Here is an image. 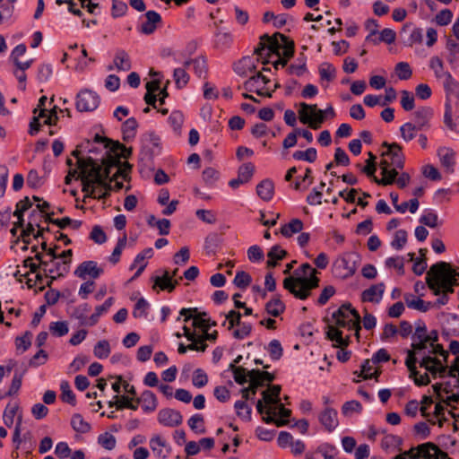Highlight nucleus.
<instances>
[{
  "label": "nucleus",
  "instance_id": "1",
  "mask_svg": "<svg viewBox=\"0 0 459 459\" xmlns=\"http://www.w3.org/2000/svg\"><path fill=\"white\" fill-rule=\"evenodd\" d=\"M415 330L411 338V349L406 351L405 366L410 372V377L418 386H425L430 383L428 373L420 374L416 364L418 361L417 353H423L425 349L429 352L442 357L443 363L447 361L449 353L442 344L438 343L439 336L437 330L428 331L424 321L418 320L414 323Z\"/></svg>",
  "mask_w": 459,
  "mask_h": 459
},
{
  "label": "nucleus",
  "instance_id": "2",
  "mask_svg": "<svg viewBox=\"0 0 459 459\" xmlns=\"http://www.w3.org/2000/svg\"><path fill=\"white\" fill-rule=\"evenodd\" d=\"M317 271L310 264L305 263L294 271L293 276L283 280V288L296 299L305 300L311 295V290L319 286L320 279Z\"/></svg>",
  "mask_w": 459,
  "mask_h": 459
},
{
  "label": "nucleus",
  "instance_id": "3",
  "mask_svg": "<svg viewBox=\"0 0 459 459\" xmlns=\"http://www.w3.org/2000/svg\"><path fill=\"white\" fill-rule=\"evenodd\" d=\"M456 273L450 264L446 262H437L432 264L427 273L426 282L428 287L436 296L454 292V286L457 285Z\"/></svg>",
  "mask_w": 459,
  "mask_h": 459
},
{
  "label": "nucleus",
  "instance_id": "4",
  "mask_svg": "<svg viewBox=\"0 0 459 459\" xmlns=\"http://www.w3.org/2000/svg\"><path fill=\"white\" fill-rule=\"evenodd\" d=\"M78 169H80L78 178H80L82 185V191L85 193L84 197L95 196V185L100 183L103 177L102 165L92 157H87L79 159Z\"/></svg>",
  "mask_w": 459,
  "mask_h": 459
},
{
  "label": "nucleus",
  "instance_id": "5",
  "mask_svg": "<svg viewBox=\"0 0 459 459\" xmlns=\"http://www.w3.org/2000/svg\"><path fill=\"white\" fill-rule=\"evenodd\" d=\"M268 56L274 54L277 56H284L290 58L294 55V41L289 37L276 32L273 36H269Z\"/></svg>",
  "mask_w": 459,
  "mask_h": 459
},
{
  "label": "nucleus",
  "instance_id": "6",
  "mask_svg": "<svg viewBox=\"0 0 459 459\" xmlns=\"http://www.w3.org/2000/svg\"><path fill=\"white\" fill-rule=\"evenodd\" d=\"M417 358L420 367L425 368L433 377H436L437 374L440 377L448 375L449 368L437 355L429 352V349H425L423 353H417Z\"/></svg>",
  "mask_w": 459,
  "mask_h": 459
},
{
  "label": "nucleus",
  "instance_id": "7",
  "mask_svg": "<svg viewBox=\"0 0 459 459\" xmlns=\"http://www.w3.org/2000/svg\"><path fill=\"white\" fill-rule=\"evenodd\" d=\"M381 160H386L387 166L402 169L404 167L405 158L402 146L397 143L384 142L381 145Z\"/></svg>",
  "mask_w": 459,
  "mask_h": 459
},
{
  "label": "nucleus",
  "instance_id": "8",
  "mask_svg": "<svg viewBox=\"0 0 459 459\" xmlns=\"http://www.w3.org/2000/svg\"><path fill=\"white\" fill-rule=\"evenodd\" d=\"M100 101V96L95 91L84 89L78 92L75 105L79 112H91L98 108Z\"/></svg>",
  "mask_w": 459,
  "mask_h": 459
},
{
  "label": "nucleus",
  "instance_id": "9",
  "mask_svg": "<svg viewBox=\"0 0 459 459\" xmlns=\"http://www.w3.org/2000/svg\"><path fill=\"white\" fill-rule=\"evenodd\" d=\"M180 315L185 316V322H187L189 319L193 318V325L195 327L202 328L204 332L209 331L211 326H215L217 325L215 321H212L210 318H206V312L198 313L196 307H184L180 310Z\"/></svg>",
  "mask_w": 459,
  "mask_h": 459
},
{
  "label": "nucleus",
  "instance_id": "10",
  "mask_svg": "<svg viewBox=\"0 0 459 459\" xmlns=\"http://www.w3.org/2000/svg\"><path fill=\"white\" fill-rule=\"evenodd\" d=\"M360 261V257L356 253H350L343 255L336 265V270L343 269V273H340L339 276L342 279L351 277L357 271L358 264Z\"/></svg>",
  "mask_w": 459,
  "mask_h": 459
},
{
  "label": "nucleus",
  "instance_id": "11",
  "mask_svg": "<svg viewBox=\"0 0 459 459\" xmlns=\"http://www.w3.org/2000/svg\"><path fill=\"white\" fill-rule=\"evenodd\" d=\"M104 270L100 267L95 261H84L81 263L74 271V275L80 279L85 280L88 276L92 279H98Z\"/></svg>",
  "mask_w": 459,
  "mask_h": 459
},
{
  "label": "nucleus",
  "instance_id": "12",
  "mask_svg": "<svg viewBox=\"0 0 459 459\" xmlns=\"http://www.w3.org/2000/svg\"><path fill=\"white\" fill-rule=\"evenodd\" d=\"M94 143H104V148L107 150L106 154H108L110 152L117 153V152H120V155L124 159H127L132 154L131 148H126L124 144L120 143L118 141H112L107 137L100 136L99 134L95 135Z\"/></svg>",
  "mask_w": 459,
  "mask_h": 459
},
{
  "label": "nucleus",
  "instance_id": "13",
  "mask_svg": "<svg viewBox=\"0 0 459 459\" xmlns=\"http://www.w3.org/2000/svg\"><path fill=\"white\" fill-rule=\"evenodd\" d=\"M438 452H440V448L431 442L421 444L416 448L409 450L411 459H437Z\"/></svg>",
  "mask_w": 459,
  "mask_h": 459
},
{
  "label": "nucleus",
  "instance_id": "14",
  "mask_svg": "<svg viewBox=\"0 0 459 459\" xmlns=\"http://www.w3.org/2000/svg\"><path fill=\"white\" fill-rule=\"evenodd\" d=\"M350 315L353 316V319H351L352 327L355 328L357 334H359V331L360 330V316L359 312L351 307V303L342 304L333 313L332 317H340L349 320Z\"/></svg>",
  "mask_w": 459,
  "mask_h": 459
},
{
  "label": "nucleus",
  "instance_id": "15",
  "mask_svg": "<svg viewBox=\"0 0 459 459\" xmlns=\"http://www.w3.org/2000/svg\"><path fill=\"white\" fill-rule=\"evenodd\" d=\"M318 420L328 432L333 431L339 425L338 412L335 409L326 406L319 413Z\"/></svg>",
  "mask_w": 459,
  "mask_h": 459
},
{
  "label": "nucleus",
  "instance_id": "16",
  "mask_svg": "<svg viewBox=\"0 0 459 459\" xmlns=\"http://www.w3.org/2000/svg\"><path fill=\"white\" fill-rule=\"evenodd\" d=\"M158 421L163 426L172 428L180 425L183 421V417L180 411L170 408H165L161 409L158 412Z\"/></svg>",
  "mask_w": 459,
  "mask_h": 459
},
{
  "label": "nucleus",
  "instance_id": "17",
  "mask_svg": "<svg viewBox=\"0 0 459 459\" xmlns=\"http://www.w3.org/2000/svg\"><path fill=\"white\" fill-rule=\"evenodd\" d=\"M434 116V110L430 107L419 108L413 113L414 122L412 123L420 131L430 128V120Z\"/></svg>",
  "mask_w": 459,
  "mask_h": 459
},
{
  "label": "nucleus",
  "instance_id": "18",
  "mask_svg": "<svg viewBox=\"0 0 459 459\" xmlns=\"http://www.w3.org/2000/svg\"><path fill=\"white\" fill-rule=\"evenodd\" d=\"M185 67H191L195 74L200 79H206L208 76L207 59L204 56L195 58H188L184 61Z\"/></svg>",
  "mask_w": 459,
  "mask_h": 459
},
{
  "label": "nucleus",
  "instance_id": "19",
  "mask_svg": "<svg viewBox=\"0 0 459 459\" xmlns=\"http://www.w3.org/2000/svg\"><path fill=\"white\" fill-rule=\"evenodd\" d=\"M144 16L146 20L141 24L138 30L144 35H151L154 33L158 26L161 24V16L152 10L146 12Z\"/></svg>",
  "mask_w": 459,
  "mask_h": 459
},
{
  "label": "nucleus",
  "instance_id": "20",
  "mask_svg": "<svg viewBox=\"0 0 459 459\" xmlns=\"http://www.w3.org/2000/svg\"><path fill=\"white\" fill-rule=\"evenodd\" d=\"M379 167L382 178H377V177H374L373 181L381 186H388L394 183L398 176L397 168L388 167L386 160H380Z\"/></svg>",
  "mask_w": 459,
  "mask_h": 459
},
{
  "label": "nucleus",
  "instance_id": "21",
  "mask_svg": "<svg viewBox=\"0 0 459 459\" xmlns=\"http://www.w3.org/2000/svg\"><path fill=\"white\" fill-rule=\"evenodd\" d=\"M47 100L48 99L46 96L40 97L38 107L33 109V114L35 116L30 122L29 134L30 135H35L40 130L41 124L39 123V118L46 117L47 109L44 108V107Z\"/></svg>",
  "mask_w": 459,
  "mask_h": 459
},
{
  "label": "nucleus",
  "instance_id": "22",
  "mask_svg": "<svg viewBox=\"0 0 459 459\" xmlns=\"http://www.w3.org/2000/svg\"><path fill=\"white\" fill-rule=\"evenodd\" d=\"M385 290V285L384 282L374 284L362 291L361 299L363 302L379 303L382 299Z\"/></svg>",
  "mask_w": 459,
  "mask_h": 459
},
{
  "label": "nucleus",
  "instance_id": "23",
  "mask_svg": "<svg viewBox=\"0 0 459 459\" xmlns=\"http://www.w3.org/2000/svg\"><path fill=\"white\" fill-rule=\"evenodd\" d=\"M113 63L114 65H109L108 67V70H112L115 67L117 71L127 72L132 68L129 55L122 48L117 49Z\"/></svg>",
  "mask_w": 459,
  "mask_h": 459
},
{
  "label": "nucleus",
  "instance_id": "24",
  "mask_svg": "<svg viewBox=\"0 0 459 459\" xmlns=\"http://www.w3.org/2000/svg\"><path fill=\"white\" fill-rule=\"evenodd\" d=\"M106 158L102 159V174L105 180H109V178H112L110 177V172L112 168L118 167L120 165V159L123 158L120 155V152H117V153H108L106 154Z\"/></svg>",
  "mask_w": 459,
  "mask_h": 459
},
{
  "label": "nucleus",
  "instance_id": "25",
  "mask_svg": "<svg viewBox=\"0 0 459 459\" xmlns=\"http://www.w3.org/2000/svg\"><path fill=\"white\" fill-rule=\"evenodd\" d=\"M233 69L235 73L240 76H247L255 71L256 65L251 56H244L234 64Z\"/></svg>",
  "mask_w": 459,
  "mask_h": 459
},
{
  "label": "nucleus",
  "instance_id": "26",
  "mask_svg": "<svg viewBox=\"0 0 459 459\" xmlns=\"http://www.w3.org/2000/svg\"><path fill=\"white\" fill-rule=\"evenodd\" d=\"M68 271L69 261H63V263L53 261L49 268H44V272L49 274L56 273L57 275L50 276V280L47 282V286L50 287L54 280H56L57 277H63L65 273H68Z\"/></svg>",
  "mask_w": 459,
  "mask_h": 459
},
{
  "label": "nucleus",
  "instance_id": "27",
  "mask_svg": "<svg viewBox=\"0 0 459 459\" xmlns=\"http://www.w3.org/2000/svg\"><path fill=\"white\" fill-rule=\"evenodd\" d=\"M405 304L409 308L415 309L420 312H427L431 307V302H426L413 294L406 293L403 296Z\"/></svg>",
  "mask_w": 459,
  "mask_h": 459
},
{
  "label": "nucleus",
  "instance_id": "28",
  "mask_svg": "<svg viewBox=\"0 0 459 459\" xmlns=\"http://www.w3.org/2000/svg\"><path fill=\"white\" fill-rule=\"evenodd\" d=\"M256 194L264 201L269 202L274 195V183L269 178L262 180L256 186Z\"/></svg>",
  "mask_w": 459,
  "mask_h": 459
},
{
  "label": "nucleus",
  "instance_id": "29",
  "mask_svg": "<svg viewBox=\"0 0 459 459\" xmlns=\"http://www.w3.org/2000/svg\"><path fill=\"white\" fill-rule=\"evenodd\" d=\"M135 403H142V409L145 412L155 411L158 405L155 394L150 390H145L141 397L135 399Z\"/></svg>",
  "mask_w": 459,
  "mask_h": 459
},
{
  "label": "nucleus",
  "instance_id": "30",
  "mask_svg": "<svg viewBox=\"0 0 459 459\" xmlns=\"http://www.w3.org/2000/svg\"><path fill=\"white\" fill-rule=\"evenodd\" d=\"M437 156L439 157L442 166L445 167L448 172H453L455 163L454 151L450 148L441 147L437 150Z\"/></svg>",
  "mask_w": 459,
  "mask_h": 459
},
{
  "label": "nucleus",
  "instance_id": "31",
  "mask_svg": "<svg viewBox=\"0 0 459 459\" xmlns=\"http://www.w3.org/2000/svg\"><path fill=\"white\" fill-rule=\"evenodd\" d=\"M154 284L159 286L161 290H168L172 292L176 286L179 283L178 280H172L168 271H164L162 276H156L153 278Z\"/></svg>",
  "mask_w": 459,
  "mask_h": 459
},
{
  "label": "nucleus",
  "instance_id": "32",
  "mask_svg": "<svg viewBox=\"0 0 459 459\" xmlns=\"http://www.w3.org/2000/svg\"><path fill=\"white\" fill-rule=\"evenodd\" d=\"M270 82V80L262 74L261 73H257L256 74L251 76L248 80H247L243 83V88L247 91H257L258 88L261 86H264Z\"/></svg>",
  "mask_w": 459,
  "mask_h": 459
},
{
  "label": "nucleus",
  "instance_id": "33",
  "mask_svg": "<svg viewBox=\"0 0 459 459\" xmlns=\"http://www.w3.org/2000/svg\"><path fill=\"white\" fill-rule=\"evenodd\" d=\"M326 337L330 341L335 342V347H346L349 345V337L344 339L342 337V332L333 325H328L326 331Z\"/></svg>",
  "mask_w": 459,
  "mask_h": 459
},
{
  "label": "nucleus",
  "instance_id": "34",
  "mask_svg": "<svg viewBox=\"0 0 459 459\" xmlns=\"http://www.w3.org/2000/svg\"><path fill=\"white\" fill-rule=\"evenodd\" d=\"M419 221L424 225L428 226L431 229H435L442 224V221H439L437 213L432 209H426L423 214L420 217Z\"/></svg>",
  "mask_w": 459,
  "mask_h": 459
},
{
  "label": "nucleus",
  "instance_id": "35",
  "mask_svg": "<svg viewBox=\"0 0 459 459\" xmlns=\"http://www.w3.org/2000/svg\"><path fill=\"white\" fill-rule=\"evenodd\" d=\"M303 230V222L299 219H292L289 223L284 224L280 233L285 238H290L293 234L299 233Z\"/></svg>",
  "mask_w": 459,
  "mask_h": 459
},
{
  "label": "nucleus",
  "instance_id": "36",
  "mask_svg": "<svg viewBox=\"0 0 459 459\" xmlns=\"http://www.w3.org/2000/svg\"><path fill=\"white\" fill-rule=\"evenodd\" d=\"M444 88L446 95V102L451 103L453 95L458 94L459 83L452 77L450 73L446 74Z\"/></svg>",
  "mask_w": 459,
  "mask_h": 459
},
{
  "label": "nucleus",
  "instance_id": "37",
  "mask_svg": "<svg viewBox=\"0 0 459 459\" xmlns=\"http://www.w3.org/2000/svg\"><path fill=\"white\" fill-rule=\"evenodd\" d=\"M248 374L250 373L248 372ZM248 382L249 385L241 389V394L244 400H253L257 392V389L262 386L258 379L252 375H249Z\"/></svg>",
  "mask_w": 459,
  "mask_h": 459
},
{
  "label": "nucleus",
  "instance_id": "38",
  "mask_svg": "<svg viewBox=\"0 0 459 459\" xmlns=\"http://www.w3.org/2000/svg\"><path fill=\"white\" fill-rule=\"evenodd\" d=\"M137 127L138 123L134 117H129L126 119L122 125L123 139L125 141H129L134 138Z\"/></svg>",
  "mask_w": 459,
  "mask_h": 459
},
{
  "label": "nucleus",
  "instance_id": "39",
  "mask_svg": "<svg viewBox=\"0 0 459 459\" xmlns=\"http://www.w3.org/2000/svg\"><path fill=\"white\" fill-rule=\"evenodd\" d=\"M265 310L269 315L276 317L284 312L285 305L279 297H274L266 303Z\"/></svg>",
  "mask_w": 459,
  "mask_h": 459
},
{
  "label": "nucleus",
  "instance_id": "40",
  "mask_svg": "<svg viewBox=\"0 0 459 459\" xmlns=\"http://www.w3.org/2000/svg\"><path fill=\"white\" fill-rule=\"evenodd\" d=\"M71 426L74 431L78 433H87L91 430V425L84 420L80 413H75L72 416Z\"/></svg>",
  "mask_w": 459,
  "mask_h": 459
},
{
  "label": "nucleus",
  "instance_id": "41",
  "mask_svg": "<svg viewBox=\"0 0 459 459\" xmlns=\"http://www.w3.org/2000/svg\"><path fill=\"white\" fill-rule=\"evenodd\" d=\"M185 66L175 68L173 71V79L178 89L185 88L189 82L190 76L186 73Z\"/></svg>",
  "mask_w": 459,
  "mask_h": 459
},
{
  "label": "nucleus",
  "instance_id": "42",
  "mask_svg": "<svg viewBox=\"0 0 459 459\" xmlns=\"http://www.w3.org/2000/svg\"><path fill=\"white\" fill-rule=\"evenodd\" d=\"M229 369L233 373V377L238 385H244L249 381V374L247 368L230 364Z\"/></svg>",
  "mask_w": 459,
  "mask_h": 459
},
{
  "label": "nucleus",
  "instance_id": "43",
  "mask_svg": "<svg viewBox=\"0 0 459 459\" xmlns=\"http://www.w3.org/2000/svg\"><path fill=\"white\" fill-rule=\"evenodd\" d=\"M318 72L322 81L332 82L336 76V68L328 62L322 63L318 67Z\"/></svg>",
  "mask_w": 459,
  "mask_h": 459
},
{
  "label": "nucleus",
  "instance_id": "44",
  "mask_svg": "<svg viewBox=\"0 0 459 459\" xmlns=\"http://www.w3.org/2000/svg\"><path fill=\"white\" fill-rule=\"evenodd\" d=\"M418 131L420 130L412 122H407L400 127L401 137L407 143L417 136Z\"/></svg>",
  "mask_w": 459,
  "mask_h": 459
},
{
  "label": "nucleus",
  "instance_id": "45",
  "mask_svg": "<svg viewBox=\"0 0 459 459\" xmlns=\"http://www.w3.org/2000/svg\"><path fill=\"white\" fill-rule=\"evenodd\" d=\"M247 400L237 401L234 404L237 415L243 420L249 421L251 420V407L246 403Z\"/></svg>",
  "mask_w": 459,
  "mask_h": 459
},
{
  "label": "nucleus",
  "instance_id": "46",
  "mask_svg": "<svg viewBox=\"0 0 459 459\" xmlns=\"http://www.w3.org/2000/svg\"><path fill=\"white\" fill-rule=\"evenodd\" d=\"M169 123L172 126L176 134H181V128L184 123V115L179 110H174L169 117Z\"/></svg>",
  "mask_w": 459,
  "mask_h": 459
},
{
  "label": "nucleus",
  "instance_id": "47",
  "mask_svg": "<svg viewBox=\"0 0 459 459\" xmlns=\"http://www.w3.org/2000/svg\"><path fill=\"white\" fill-rule=\"evenodd\" d=\"M292 157L296 160H306L313 163L317 157V152L315 148L310 147L306 151H296L293 152Z\"/></svg>",
  "mask_w": 459,
  "mask_h": 459
},
{
  "label": "nucleus",
  "instance_id": "48",
  "mask_svg": "<svg viewBox=\"0 0 459 459\" xmlns=\"http://www.w3.org/2000/svg\"><path fill=\"white\" fill-rule=\"evenodd\" d=\"M256 410L260 414H266L267 416L263 417V420L265 423H273L275 421L274 416L277 414L274 408L271 406L266 407L263 404V401L258 400L256 403Z\"/></svg>",
  "mask_w": 459,
  "mask_h": 459
},
{
  "label": "nucleus",
  "instance_id": "49",
  "mask_svg": "<svg viewBox=\"0 0 459 459\" xmlns=\"http://www.w3.org/2000/svg\"><path fill=\"white\" fill-rule=\"evenodd\" d=\"M110 345L106 340L99 341L93 349V353L98 359H107L110 354Z\"/></svg>",
  "mask_w": 459,
  "mask_h": 459
},
{
  "label": "nucleus",
  "instance_id": "50",
  "mask_svg": "<svg viewBox=\"0 0 459 459\" xmlns=\"http://www.w3.org/2000/svg\"><path fill=\"white\" fill-rule=\"evenodd\" d=\"M19 409V405L17 403H8L4 409L3 420L4 424L10 428L13 424L14 417Z\"/></svg>",
  "mask_w": 459,
  "mask_h": 459
},
{
  "label": "nucleus",
  "instance_id": "51",
  "mask_svg": "<svg viewBox=\"0 0 459 459\" xmlns=\"http://www.w3.org/2000/svg\"><path fill=\"white\" fill-rule=\"evenodd\" d=\"M49 331L56 337H62L68 333V324L65 321L52 322L49 325Z\"/></svg>",
  "mask_w": 459,
  "mask_h": 459
},
{
  "label": "nucleus",
  "instance_id": "52",
  "mask_svg": "<svg viewBox=\"0 0 459 459\" xmlns=\"http://www.w3.org/2000/svg\"><path fill=\"white\" fill-rule=\"evenodd\" d=\"M241 313L236 310H230L225 316V320L222 323V325L225 326L228 324V330L233 329L235 326H239L241 322Z\"/></svg>",
  "mask_w": 459,
  "mask_h": 459
},
{
  "label": "nucleus",
  "instance_id": "53",
  "mask_svg": "<svg viewBox=\"0 0 459 459\" xmlns=\"http://www.w3.org/2000/svg\"><path fill=\"white\" fill-rule=\"evenodd\" d=\"M300 109L299 110V121L302 124H308L310 123V116H311V110H315L316 108V104H307L305 102H301L299 104Z\"/></svg>",
  "mask_w": 459,
  "mask_h": 459
},
{
  "label": "nucleus",
  "instance_id": "54",
  "mask_svg": "<svg viewBox=\"0 0 459 459\" xmlns=\"http://www.w3.org/2000/svg\"><path fill=\"white\" fill-rule=\"evenodd\" d=\"M61 389V399L71 405H75L76 399L74 392L72 391L70 385L67 381H63L60 385Z\"/></svg>",
  "mask_w": 459,
  "mask_h": 459
},
{
  "label": "nucleus",
  "instance_id": "55",
  "mask_svg": "<svg viewBox=\"0 0 459 459\" xmlns=\"http://www.w3.org/2000/svg\"><path fill=\"white\" fill-rule=\"evenodd\" d=\"M98 444L107 450H113L117 445V439L112 434L104 432L98 437Z\"/></svg>",
  "mask_w": 459,
  "mask_h": 459
},
{
  "label": "nucleus",
  "instance_id": "56",
  "mask_svg": "<svg viewBox=\"0 0 459 459\" xmlns=\"http://www.w3.org/2000/svg\"><path fill=\"white\" fill-rule=\"evenodd\" d=\"M311 119L309 123V127L317 130L321 127V125L324 123L325 117V111L322 109H318L317 107L315 110H311Z\"/></svg>",
  "mask_w": 459,
  "mask_h": 459
},
{
  "label": "nucleus",
  "instance_id": "57",
  "mask_svg": "<svg viewBox=\"0 0 459 459\" xmlns=\"http://www.w3.org/2000/svg\"><path fill=\"white\" fill-rule=\"evenodd\" d=\"M407 231L404 230H398L394 233V237L391 242V247L395 250H402L407 243Z\"/></svg>",
  "mask_w": 459,
  "mask_h": 459
},
{
  "label": "nucleus",
  "instance_id": "58",
  "mask_svg": "<svg viewBox=\"0 0 459 459\" xmlns=\"http://www.w3.org/2000/svg\"><path fill=\"white\" fill-rule=\"evenodd\" d=\"M252 281V278L249 273L244 271H238L233 280V283L239 289H247Z\"/></svg>",
  "mask_w": 459,
  "mask_h": 459
},
{
  "label": "nucleus",
  "instance_id": "59",
  "mask_svg": "<svg viewBox=\"0 0 459 459\" xmlns=\"http://www.w3.org/2000/svg\"><path fill=\"white\" fill-rule=\"evenodd\" d=\"M372 363H373L372 359L371 360L365 359L361 364V367H360L361 369H360V373L359 376L364 379H369V378H373V377L377 378L380 372H378L377 370H375V372L371 373V370L373 368Z\"/></svg>",
  "mask_w": 459,
  "mask_h": 459
},
{
  "label": "nucleus",
  "instance_id": "60",
  "mask_svg": "<svg viewBox=\"0 0 459 459\" xmlns=\"http://www.w3.org/2000/svg\"><path fill=\"white\" fill-rule=\"evenodd\" d=\"M385 264L387 268H394L400 275L404 274V258L403 256L388 257Z\"/></svg>",
  "mask_w": 459,
  "mask_h": 459
},
{
  "label": "nucleus",
  "instance_id": "61",
  "mask_svg": "<svg viewBox=\"0 0 459 459\" xmlns=\"http://www.w3.org/2000/svg\"><path fill=\"white\" fill-rule=\"evenodd\" d=\"M189 428L195 433L203 434L205 432L204 427V417L201 414H195L188 420Z\"/></svg>",
  "mask_w": 459,
  "mask_h": 459
},
{
  "label": "nucleus",
  "instance_id": "62",
  "mask_svg": "<svg viewBox=\"0 0 459 459\" xmlns=\"http://www.w3.org/2000/svg\"><path fill=\"white\" fill-rule=\"evenodd\" d=\"M395 73L400 80H408L412 74L411 66L407 62H399L396 64Z\"/></svg>",
  "mask_w": 459,
  "mask_h": 459
},
{
  "label": "nucleus",
  "instance_id": "63",
  "mask_svg": "<svg viewBox=\"0 0 459 459\" xmlns=\"http://www.w3.org/2000/svg\"><path fill=\"white\" fill-rule=\"evenodd\" d=\"M268 351L273 360H278L282 356L283 349L278 340H272L268 344Z\"/></svg>",
  "mask_w": 459,
  "mask_h": 459
},
{
  "label": "nucleus",
  "instance_id": "64",
  "mask_svg": "<svg viewBox=\"0 0 459 459\" xmlns=\"http://www.w3.org/2000/svg\"><path fill=\"white\" fill-rule=\"evenodd\" d=\"M255 172V166L251 162L245 163L238 168V176L246 183L248 182Z\"/></svg>",
  "mask_w": 459,
  "mask_h": 459
}]
</instances>
